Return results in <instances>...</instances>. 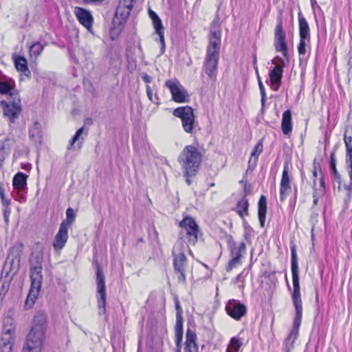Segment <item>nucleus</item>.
Wrapping results in <instances>:
<instances>
[{
  "label": "nucleus",
  "instance_id": "obj_1",
  "mask_svg": "<svg viewBox=\"0 0 352 352\" xmlns=\"http://www.w3.org/2000/svg\"><path fill=\"white\" fill-rule=\"evenodd\" d=\"M291 270L293 282V292L292 298L295 308V317L293 322V329L289 333L284 341L285 352H290L294 348L296 340L302 317V302L300 295V278L298 264V256L296 247L294 243H291Z\"/></svg>",
  "mask_w": 352,
  "mask_h": 352
},
{
  "label": "nucleus",
  "instance_id": "obj_2",
  "mask_svg": "<svg viewBox=\"0 0 352 352\" xmlns=\"http://www.w3.org/2000/svg\"><path fill=\"white\" fill-rule=\"evenodd\" d=\"M0 94L6 95L7 100H1L0 105L3 116L7 119L9 125L15 123L22 112L21 98L15 89L13 79L6 76L0 72Z\"/></svg>",
  "mask_w": 352,
  "mask_h": 352
},
{
  "label": "nucleus",
  "instance_id": "obj_3",
  "mask_svg": "<svg viewBox=\"0 0 352 352\" xmlns=\"http://www.w3.org/2000/svg\"><path fill=\"white\" fill-rule=\"evenodd\" d=\"M47 329V316L43 311L33 317L32 327L27 335L22 352H41Z\"/></svg>",
  "mask_w": 352,
  "mask_h": 352
},
{
  "label": "nucleus",
  "instance_id": "obj_4",
  "mask_svg": "<svg viewBox=\"0 0 352 352\" xmlns=\"http://www.w3.org/2000/svg\"><path fill=\"white\" fill-rule=\"evenodd\" d=\"M202 161V154L195 145L186 146L179 155L178 162L186 175H196Z\"/></svg>",
  "mask_w": 352,
  "mask_h": 352
},
{
  "label": "nucleus",
  "instance_id": "obj_5",
  "mask_svg": "<svg viewBox=\"0 0 352 352\" xmlns=\"http://www.w3.org/2000/svg\"><path fill=\"white\" fill-rule=\"evenodd\" d=\"M23 252V245L22 243H16L10 250L1 272L7 278L10 276V280L12 279L19 270Z\"/></svg>",
  "mask_w": 352,
  "mask_h": 352
},
{
  "label": "nucleus",
  "instance_id": "obj_6",
  "mask_svg": "<svg viewBox=\"0 0 352 352\" xmlns=\"http://www.w3.org/2000/svg\"><path fill=\"white\" fill-rule=\"evenodd\" d=\"M184 245L182 242L179 241L174 245L172 254L173 256V267L175 273H178V282L186 283L185 270L187 263V258L184 252Z\"/></svg>",
  "mask_w": 352,
  "mask_h": 352
},
{
  "label": "nucleus",
  "instance_id": "obj_7",
  "mask_svg": "<svg viewBox=\"0 0 352 352\" xmlns=\"http://www.w3.org/2000/svg\"><path fill=\"white\" fill-rule=\"evenodd\" d=\"M228 244L232 257L226 267V271L229 272L241 263L242 254L245 252L246 245L245 242L243 241L237 246L236 243L231 235L228 237Z\"/></svg>",
  "mask_w": 352,
  "mask_h": 352
},
{
  "label": "nucleus",
  "instance_id": "obj_8",
  "mask_svg": "<svg viewBox=\"0 0 352 352\" xmlns=\"http://www.w3.org/2000/svg\"><path fill=\"white\" fill-rule=\"evenodd\" d=\"M173 115L182 120L183 129L186 133H192L195 122V116L194 110L191 107H177L173 110Z\"/></svg>",
  "mask_w": 352,
  "mask_h": 352
},
{
  "label": "nucleus",
  "instance_id": "obj_9",
  "mask_svg": "<svg viewBox=\"0 0 352 352\" xmlns=\"http://www.w3.org/2000/svg\"><path fill=\"white\" fill-rule=\"evenodd\" d=\"M221 25L218 20H214L211 24L209 36V44L207 47L206 54L219 55L221 47Z\"/></svg>",
  "mask_w": 352,
  "mask_h": 352
},
{
  "label": "nucleus",
  "instance_id": "obj_10",
  "mask_svg": "<svg viewBox=\"0 0 352 352\" xmlns=\"http://www.w3.org/2000/svg\"><path fill=\"white\" fill-rule=\"evenodd\" d=\"M43 255L41 253L32 254L30 258V280L34 287H35V285L38 287V284L43 283Z\"/></svg>",
  "mask_w": 352,
  "mask_h": 352
},
{
  "label": "nucleus",
  "instance_id": "obj_11",
  "mask_svg": "<svg viewBox=\"0 0 352 352\" xmlns=\"http://www.w3.org/2000/svg\"><path fill=\"white\" fill-rule=\"evenodd\" d=\"M277 20L278 23L274 29V48L277 52H282L285 58H288V46L286 34L283 30V20L281 17H278Z\"/></svg>",
  "mask_w": 352,
  "mask_h": 352
},
{
  "label": "nucleus",
  "instance_id": "obj_12",
  "mask_svg": "<svg viewBox=\"0 0 352 352\" xmlns=\"http://www.w3.org/2000/svg\"><path fill=\"white\" fill-rule=\"evenodd\" d=\"M96 283L98 293V314L102 315L106 312V285L105 278L100 265L97 266L96 270Z\"/></svg>",
  "mask_w": 352,
  "mask_h": 352
},
{
  "label": "nucleus",
  "instance_id": "obj_13",
  "mask_svg": "<svg viewBox=\"0 0 352 352\" xmlns=\"http://www.w3.org/2000/svg\"><path fill=\"white\" fill-rule=\"evenodd\" d=\"M165 85L169 89L172 95V98L175 102L178 103L188 102V93L177 80H166Z\"/></svg>",
  "mask_w": 352,
  "mask_h": 352
},
{
  "label": "nucleus",
  "instance_id": "obj_14",
  "mask_svg": "<svg viewBox=\"0 0 352 352\" xmlns=\"http://www.w3.org/2000/svg\"><path fill=\"white\" fill-rule=\"evenodd\" d=\"M219 59V55L212 54H206L204 58L202 70L213 81L217 78Z\"/></svg>",
  "mask_w": 352,
  "mask_h": 352
},
{
  "label": "nucleus",
  "instance_id": "obj_15",
  "mask_svg": "<svg viewBox=\"0 0 352 352\" xmlns=\"http://www.w3.org/2000/svg\"><path fill=\"white\" fill-rule=\"evenodd\" d=\"M226 313L233 319L240 320L247 314L246 306L239 300H230L226 305Z\"/></svg>",
  "mask_w": 352,
  "mask_h": 352
},
{
  "label": "nucleus",
  "instance_id": "obj_16",
  "mask_svg": "<svg viewBox=\"0 0 352 352\" xmlns=\"http://www.w3.org/2000/svg\"><path fill=\"white\" fill-rule=\"evenodd\" d=\"M14 333V329L12 324H8L4 322L2 336L0 341L1 351H4V352H12Z\"/></svg>",
  "mask_w": 352,
  "mask_h": 352
},
{
  "label": "nucleus",
  "instance_id": "obj_17",
  "mask_svg": "<svg viewBox=\"0 0 352 352\" xmlns=\"http://www.w3.org/2000/svg\"><path fill=\"white\" fill-rule=\"evenodd\" d=\"M179 226L186 230V234L189 237L188 241L195 244L197 241L199 227L195 219L190 217H186L180 222Z\"/></svg>",
  "mask_w": 352,
  "mask_h": 352
},
{
  "label": "nucleus",
  "instance_id": "obj_18",
  "mask_svg": "<svg viewBox=\"0 0 352 352\" xmlns=\"http://www.w3.org/2000/svg\"><path fill=\"white\" fill-rule=\"evenodd\" d=\"M292 191L291 179L289 175V165L284 164L283 171L280 184V200L283 202Z\"/></svg>",
  "mask_w": 352,
  "mask_h": 352
},
{
  "label": "nucleus",
  "instance_id": "obj_19",
  "mask_svg": "<svg viewBox=\"0 0 352 352\" xmlns=\"http://www.w3.org/2000/svg\"><path fill=\"white\" fill-rule=\"evenodd\" d=\"M74 14L79 23L85 28L89 30L92 28L94 19L89 10L80 7H76Z\"/></svg>",
  "mask_w": 352,
  "mask_h": 352
},
{
  "label": "nucleus",
  "instance_id": "obj_20",
  "mask_svg": "<svg viewBox=\"0 0 352 352\" xmlns=\"http://www.w3.org/2000/svg\"><path fill=\"white\" fill-rule=\"evenodd\" d=\"M69 228L63 225H60L59 230L54 237L53 248L56 251L61 250L65 245L68 239Z\"/></svg>",
  "mask_w": 352,
  "mask_h": 352
},
{
  "label": "nucleus",
  "instance_id": "obj_21",
  "mask_svg": "<svg viewBox=\"0 0 352 352\" xmlns=\"http://www.w3.org/2000/svg\"><path fill=\"white\" fill-rule=\"evenodd\" d=\"M283 67V65H276L270 71V80L272 83V88L274 91H278L280 86Z\"/></svg>",
  "mask_w": 352,
  "mask_h": 352
},
{
  "label": "nucleus",
  "instance_id": "obj_22",
  "mask_svg": "<svg viewBox=\"0 0 352 352\" xmlns=\"http://www.w3.org/2000/svg\"><path fill=\"white\" fill-rule=\"evenodd\" d=\"M263 148L262 140H259L255 145L252 153L250 158L248 161V166L246 170V173L253 171L257 165V162L259 155L262 153Z\"/></svg>",
  "mask_w": 352,
  "mask_h": 352
},
{
  "label": "nucleus",
  "instance_id": "obj_23",
  "mask_svg": "<svg viewBox=\"0 0 352 352\" xmlns=\"http://www.w3.org/2000/svg\"><path fill=\"white\" fill-rule=\"evenodd\" d=\"M197 335L194 331L188 329L186 334L184 346L185 352H198V346L196 343Z\"/></svg>",
  "mask_w": 352,
  "mask_h": 352
},
{
  "label": "nucleus",
  "instance_id": "obj_24",
  "mask_svg": "<svg viewBox=\"0 0 352 352\" xmlns=\"http://www.w3.org/2000/svg\"><path fill=\"white\" fill-rule=\"evenodd\" d=\"M12 59L16 70L22 73L25 76L29 77L31 72L28 68L26 58L23 56L14 54L12 56Z\"/></svg>",
  "mask_w": 352,
  "mask_h": 352
},
{
  "label": "nucleus",
  "instance_id": "obj_25",
  "mask_svg": "<svg viewBox=\"0 0 352 352\" xmlns=\"http://www.w3.org/2000/svg\"><path fill=\"white\" fill-rule=\"evenodd\" d=\"M28 175L23 173H17L12 179V186L17 191H25L27 186Z\"/></svg>",
  "mask_w": 352,
  "mask_h": 352
},
{
  "label": "nucleus",
  "instance_id": "obj_26",
  "mask_svg": "<svg viewBox=\"0 0 352 352\" xmlns=\"http://www.w3.org/2000/svg\"><path fill=\"white\" fill-rule=\"evenodd\" d=\"M38 285V287L36 285L34 287L32 282H31L30 289L24 304L25 309H30L33 307L41 287L42 283H40Z\"/></svg>",
  "mask_w": 352,
  "mask_h": 352
},
{
  "label": "nucleus",
  "instance_id": "obj_27",
  "mask_svg": "<svg viewBox=\"0 0 352 352\" xmlns=\"http://www.w3.org/2000/svg\"><path fill=\"white\" fill-rule=\"evenodd\" d=\"M329 168L331 179L338 184L339 190L342 188L341 175L336 168V159L335 152H332L330 155Z\"/></svg>",
  "mask_w": 352,
  "mask_h": 352
},
{
  "label": "nucleus",
  "instance_id": "obj_28",
  "mask_svg": "<svg viewBox=\"0 0 352 352\" xmlns=\"http://www.w3.org/2000/svg\"><path fill=\"white\" fill-rule=\"evenodd\" d=\"M84 132V127H80L78 129L72 138L69 140V144L67 146V151L72 150L74 148L75 144H76L78 149H80L82 146L84 142V138L82 136Z\"/></svg>",
  "mask_w": 352,
  "mask_h": 352
},
{
  "label": "nucleus",
  "instance_id": "obj_29",
  "mask_svg": "<svg viewBox=\"0 0 352 352\" xmlns=\"http://www.w3.org/2000/svg\"><path fill=\"white\" fill-rule=\"evenodd\" d=\"M267 213V198L261 195L258 203V217L261 227H264Z\"/></svg>",
  "mask_w": 352,
  "mask_h": 352
},
{
  "label": "nucleus",
  "instance_id": "obj_30",
  "mask_svg": "<svg viewBox=\"0 0 352 352\" xmlns=\"http://www.w3.org/2000/svg\"><path fill=\"white\" fill-rule=\"evenodd\" d=\"M281 129L285 135H289L292 130V112L290 110H286L283 114L281 121Z\"/></svg>",
  "mask_w": 352,
  "mask_h": 352
},
{
  "label": "nucleus",
  "instance_id": "obj_31",
  "mask_svg": "<svg viewBox=\"0 0 352 352\" xmlns=\"http://www.w3.org/2000/svg\"><path fill=\"white\" fill-rule=\"evenodd\" d=\"M298 18L299 25V36L311 38L309 24L300 11L298 13Z\"/></svg>",
  "mask_w": 352,
  "mask_h": 352
},
{
  "label": "nucleus",
  "instance_id": "obj_32",
  "mask_svg": "<svg viewBox=\"0 0 352 352\" xmlns=\"http://www.w3.org/2000/svg\"><path fill=\"white\" fill-rule=\"evenodd\" d=\"M153 24L155 30V32L159 35L160 42L161 44V52L162 54L164 53L165 51V39H164V27L160 17L153 19Z\"/></svg>",
  "mask_w": 352,
  "mask_h": 352
},
{
  "label": "nucleus",
  "instance_id": "obj_33",
  "mask_svg": "<svg viewBox=\"0 0 352 352\" xmlns=\"http://www.w3.org/2000/svg\"><path fill=\"white\" fill-rule=\"evenodd\" d=\"M29 135L30 139L35 143L41 144L42 142V131L39 122H35L32 126L29 129Z\"/></svg>",
  "mask_w": 352,
  "mask_h": 352
},
{
  "label": "nucleus",
  "instance_id": "obj_34",
  "mask_svg": "<svg viewBox=\"0 0 352 352\" xmlns=\"http://www.w3.org/2000/svg\"><path fill=\"white\" fill-rule=\"evenodd\" d=\"M346 164H347L350 181L349 184L343 185V188L347 191L348 196L350 197L352 190V155H346Z\"/></svg>",
  "mask_w": 352,
  "mask_h": 352
},
{
  "label": "nucleus",
  "instance_id": "obj_35",
  "mask_svg": "<svg viewBox=\"0 0 352 352\" xmlns=\"http://www.w3.org/2000/svg\"><path fill=\"white\" fill-rule=\"evenodd\" d=\"M175 305L176 309V324L175 329H183V310L177 298H175Z\"/></svg>",
  "mask_w": 352,
  "mask_h": 352
},
{
  "label": "nucleus",
  "instance_id": "obj_36",
  "mask_svg": "<svg viewBox=\"0 0 352 352\" xmlns=\"http://www.w3.org/2000/svg\"><path fill=\"white\" fill-rule=\"evenodd\" d=\"M248 200L245 198H243L237 202V213L243 218L244 214H248Z\"/></svg>",
  "mask_w": 352,
  "mask_h": 352
},
{
  "label": "nucleus",
  "instance_id": "obj_37",
  "mask_svg": "<svg viewBox=\"0 0 352 352\" xmlns=\"http://www.w3.org/2000/svg\"><path fill=\"white\" fill-rule=\"evenodd\" d=\"M344 142L346 146V155H352V129L345 131Z\"/></svg>",
  "mask_w": 352,
  "mask_h": 352
},
{
  "label": "nucleus",
  "instance_id": "obj_38",
  "mask_svg": "<svg viewBox=\"0 0 352 352\" xmlns=\"http://www.w3.org/2000/svg\"><path fill=\"white\" fill-rule=\"evenodd\" d=\"M243 344L242 340L237 337H233L230 341L226 352H238Z\"/></svg>",
  "mask_w": 352,
  "mask_h": 352
},
{
  "label": "nucleus",
  "instance_id": "obj_39",
  "mask_svg": "<svg viewBox=\"0 0 352 352\" xmlns=\"http://www.w3.org/2000/svg\"><path fill=\"white\" fill-rule=\"evenodd\" d=\"M10 276H8V278H7V277H6L5 274H1V276L0 278V296H4L9 289L10 283L12 280V279L10 280Z\"/></svg>",
  "mask_w": 352,
  "mask_h": 352
},
{
  "label": "nucleus",
  "instance_id": "obj_40",
  "mask_svg": "<svg viewBox=\"0 0 352 352\" xmlns=\"http://www.w3.org/2000/svg\"><path fill=\"white\" fill-rule=\"evenodd\" d=\"M66 219L60 223V225L65 226V227H67L69 228V227L72 226V224L75 221L76 214L74 212V210L72 208H69L66 210Z\"/></svg>",
  "mask_w": 352,
  "mask_h": 352
},
{
  "label": "nucleus",
  "instance_id": "obj_41",
  "mask_svg": "<svg viewBox=\"0 0 352 352\" xmlns=\"http://www.w3.org/2000/svg\"><path fill=\"white\" fill-rule=\"evenodd\" d=\"M44 49V46L40 42H36L30 47V54L31 56L37 58Z\"/></svg>",
  "mask_w": 352,
  "mask_h": 352
},
{
  "label": "nucleus",
  "instance_id": "obj_42",
  "mask_svg": "<svg viewBox=\"0 0 352 352\" xmlns=\"http://www.w3.org/2000/svg\"><path fill=\"white\" fill-rule=\"evenodd\" d=\"M311 38L300 37V41L298 45V52L300 56L306 54V47L309 43Z\"/></svg>",
  "mask_w": 352,
  "mask_h": 352
},
{
  "label": "nucleus",
  "instance_id": "obj_43",
  "mask_svg": "<svg viewBox=\"0 0 352 352\" xmlns=\"http://www.w3.org/2000/svg\"><path fill=\"white\" fill-rule=\"evenodd\" d=\"M175 352H181L182 351V342L183 340V329H175Z\"/></svg>",
  "mask_w": 352,
  "mask_h": 352
},
{
  "label": "nucleus",
  "instance_id": "obj_44",
  "mask_svg": "<svg viewBox=\"0 0 352 352\" xmlns=\"http://www.w3.org/2000/svg\"><path fill=\"white\" fill-rule=\"evenodd\" d=\"M115 16L118 18L119 16L123 21H126L129 16V10H126L122 8V6L118 5L115 12Z\"/></svg>",
  "mask_w": 352,
  "mask_h": 352
},
{
  "label": "nucleus",
  "instance_id": "obj_45",
  "mask_svg": "<svg viewBox=\"0 0 352 352\" xmlns=\"http://www.w3.org/2000/svg\"><path fill=\"white\" fill-rule=\"evenodd\" d=\"M256 75H257V78H258V87H259V89H260L261 95V104H262V107H263L265 104V102H266L265 90L264 85H263L262 81L261 80L259 74H256Z\"/></svg>",
  "mask_w": 352,
  "mask_h": 352
},
{
  "label": "nucleus",
  "instance_id": "obj_46",
  "mask_svg": "<svg viewBox=\"0 0 352 352\" xmlns=\"http://www.w3.org/2000/svg\"><path fill=\"white\" fill-rule=\"evenodd\" d=\"M10 142H12V140L7 138L0 145V151H4L8 154L11 144Z\"/></svg>",
  "mask_w": 352,
  "mask_h": 352
},
{
  "label": "nucleus",
  "instance_id": "obj_47",
  "mask_svg": "<svg viewBox=\"0 0 352 352\" xmlns=\"http://www.w3.org/2000/svg\"><path fill=\"white\" fill-rule=\"evenodd\" d=\"M119 5L122 6L124 10H129V13L130 14V11L133 8V0H122Z\"/></svg>",
  "mask_w": 352,
  "mask_h": 352
},
{
  "label": "nucleus",
  "instance_id": "obj_48",
  "mask_svg": "<svg viewBox=\"0 0 352 352\" xmlns=\"http://www.w3.org/2000/svg\"><path fill=\"white\" fill-rule=\"evenodd\" d=\"M146 94H147V96L148 98V99L150 100L151 102L156 104H160V99L157 96V94H155V99L156 100H153V93H152V91H151V88L149 85H146Z\"/></svg>",
  "mask_w": 352,
  "mask_h": 352
},
{
  "label": "nucleus",
  "instance_id": "obj_49",
  "mask_svg": "<svg viewBox=\"0 0 352 352\" xmlns=\"http://www.w3.org/2000/svg\"><path fill=\"white\" fill-rule=\"evenodd\" d=\"M0 197L3 206H8L10 204V201L5 197L4 190L1 186H0Z\"/></svg>",
  "mask_w": 352,
  "mask_h": 352
},
{
  "label": "nucleus",
  "instance_id": "obj_50",
  "mask_svg": "<svg viewBox=\"0 0 352 352\" xmlns=\"http://www.w3.org/2000/svg\"><path fill=\"white\" fill-rule=\"evenodd\" d=\"M272 63L276 65H283L285 67L284 60L279 56H276L272 60Z\"/></svg>",
  "mask_w": 352,
  "mask_h": 352
},
{
  "label": "nucleus",
  "instance_id": "obj_51",
  "mask_svg": "<svg viewBox=\"0 0 352 352\" xmlns=\"http://www.w3.org/2000/svg\"><path fill=\"white\" fill-rule=\"evenodd\" d=\"M11 210L8 206H6V208L3 210V216L5 219V221L6 224H8L9 222V216L10 214Z\"/></svg>",
  "mask_w": 352,
  "mask_h": 352
},
{
  "label": "nucleus",
  "instance_id": "obj_52",
  "mask_svg": "<svg viewBox=\"0 0 352 352\" xmlns=\"http://www.w3.org/2000/svg\"><path fill=\"white\" fill-rule=\"evenodd\" d=\"M142 78L144 80V82H145L147 84L151 82L153 80L152 77L148 75L146 73L142 74Z\"/></svg>",
  "mask_w": 352,
  "mask_h": 352
},
{
  "label": "nucleus",
  "instance_id": "obj_53",
  "mask_svg": "<svg viewBox=\"0 0 352 352\" xmlns=\"http://www.w3.org/2000/svg\"><path fill=\"white\" fill-rule=\"evenodd\" d=\"M148 14L152 20L159 17L158 15L151 9L148 10Z\"/></svg>",
  "mask_w": 352,
  "mask_h": 352
},
{
  "label": "nucleus",
  "instance_id": "obj_54",
  "mask_svg": "<svg viewBox=\"0 0 352 352\" xmlns=\"http://www.w3.org/2000/svg\"><path fill=\"white\" fill-rule=\"evenodd\" d=\"M8 154L6 153V152L4 151H0V163H3V162L6 159V156Z\"/></svg>",
  "mask_w": 352,
  "mask_h": 352
},
{
  "label": "nucleus",
  "instance_id": "obj_55",
  "mask_svg": "<svg viewBox=\"0 0 352 352\" xmlns=\"http://www.w3.org/2000/svg\"><path fill=\"white\" fill-rule=\"evenodd\" d=\"M184 176L186 178V182L187 184H188V186L191 185V184H192V181L190 180V178L191 177H194L195 175H188V176H187V175H186L184 173Z\"/></svg>",
  "mask_w": 352,
  "mask_h": 352
},
{
  "label": "nucleus",
  "instance_id": "obj_56",
  "mask_svg": "<svg viewBox=\"0 0 352 352\" xmlns=\"http://www.w3.org/2000/svg\"><path fill=\"white\" fill-rule=\"evenodd\" d=\"M21 168L24 170L29 171L31 169L30 164H23Z\"/></svg>",
  "mask_w": 352,
  "mask_h": 352
},
{
  "label": "nucleus",
  "instance_id": "obj_57",
  "mask_svg": "<svg viewBox=\"0 0 352 352\" xmlns=\"http://www.w3.org/2000/svg\"><path fill=\"white\" fill-rule=\"evenodd\" d=\"M253 65H254V68L256 70V74H258V69H257V67H256V56H254Z\"/></svg>",
  "mask_w": 352,
  "mask_h": 352
},
{
  "label": "nucleus",
  "instance_id": "obj_58",
  "mask_svg": "<svg viewBox=\"0 0 352 352\" xmlns=\"http://www.w3.org/2000/svg\"><path fill=\"white\" fill-rule=\"evenodd\" d=\"M318 199L317 197H315L313 201V204L314 206H316L318 204Z\"/></svg>",
  "mask_w": 352,
  "mask_h": 352
},
{
  "label": "nucleus",
  "instance_id": "obj_59",
  "mask_svg": "<svg viewBox=\"0 0 352 352\" xmlns=\"http://www.w3.org/2000/svg\"><path fill=\"white\" fill-rule=\"evenodd\" d=\"M320 186H324V182L323 178H320Z\"/></svg>",
  "mask_w": 352,
  "mask_h": 352
},
{
  "label": "nucleus",
  "instance_id": "obj_60",
  "mask_svg": "<svg viewBox=\"0 0 352 352\" xmlns=\"http://www.w3.org/2000/svg\"><path fill=\"white\" fill-rule=\"evenodd\" d=\"M313 176H314V177H317V171H316V170H315V169L313 170Z\"/></svg>",
  "mask_w": 352,
  "mask_h": 352
},
{
  "label": "nucleus",
  "instance_id": "obj_61",
  "mask_svg": "<svg viewBox=\"0 0 352 352\" xmlns=\"http://www.w3.org/2000/svg\"><path fill=\"white\" fill-rule=\"evenodd\" d=\"M296 196H297V188H296L294 189V198L296 199Z\"/></svg>",
  "mask_w": 352,
  "mask_h": 352
},
{
  "label": "nucleus",
  "instance_id": "obj_62",
  "mask_svg": "<svg viewBox=\"0 0 352 352\" xmlns=\"http://www.w3.org/2000/svg\"><path fill=\"white\" fill-rule=\"evenodd\" d=\"M143 241H144V240H143L142 238H140V239H138V243H142Z\"/></svg>",
  "mask_w": 352,
  "mask_h": 352
},
{
  "label": "nucleus",
  "instance_id": "obj_63",
  "mask_svg": "<svg viewBox=\"0 0 352 352\" xmlns=\"http://www.w3.org/2000/svg\"><path fill=\"white\" fill-rule=\"evenodd\" d=\"M244 190H245V192L248 190L247 184L246 183L245 184Z\"/></svg>",
  "mask_w": 352,
  "mask_h": 352
},
{
  "label": "nucleus",
  "instance_id": "obj_64",
  "mask_svg": "<svg viewBox=\"0 0 352 352\" xmlns=\"http://www.w3.org/2000/svg\"><path fill=\"white\" fill-rule=\"evenodd\" d=\"M210 186H214V183H211Z\"/></svg>",
  "mask_w": 352,
  "mask_h": 352
}]
</instances>
